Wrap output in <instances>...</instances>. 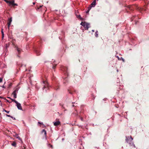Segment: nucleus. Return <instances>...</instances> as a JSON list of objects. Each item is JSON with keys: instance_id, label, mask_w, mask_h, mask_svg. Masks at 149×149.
Returning <instances> with one entry per match:
<instances>
[{"instance_id": "f3484780", "label": "nucleus", "mask_w": 149, "mask_h": 149, "mask_svg": "<svg viewBox=\"0 0 149 149\" xmlns=\"http://www.w3.org/2000/svg\"><path fill=\"white\" fill-rule=\"evenodd\" d=\"M9 45H10V44L9 43L6 44L5 47H6V49H7L8 47H9Z\"/></svg>"}, {"instance_id": "e433bc0d", "label": "nucleus", "mask_w": 149, "mask_h": 149, "mask_svg": "<svg viewBox=\"0 0 149 149\" xmlns=\"http://www.w3.org/2000/svg\"><path fill=\"white\" fill-rule=\"evenodd\" d=\"M89 10H87L86 12V13L87 14V13H89Z\"/></svg>"}, {"instance_id": "39448f33", "label": "nucleus", "mask_w": 149, "mask_h": 149, "mask_svg": "<svg viewBox=\"0 0 149 149\" xmlns=\"http://www.w3.org/2000/svg\"><path fill=\"white\" fill-rule=\"evenodd\" d=\"M15 103L16 104V106L18 109L19 110H22V109L21 104L17 102H15Z\"/></svg>"}, {"instance_id": "3c124183", "label": "nucleus", "mask_w": 149, "mask_h": 149, "mask_svg": "<svg viewBox=\"0 0 149 149\" xmlns=\"http://www.w3.org/2000/svg\"><path fill=\"white\" fill-rule=\"evenodd\" d=\"M117 72H118V70H117Z\"/></svg>"}, {"instance_id": "5701e85b", "label": "nucleus", "mask_w": 149, "mask_h": 149, "mask_svg": "<svg viewBox=\"0 0 149 149\" xmlns=\"http://www.w3.org/2000/svg\"><path fill=\"white\" fill-rule=\"evenodd\" d=\"M48 147H51L52 148H53L52 146V145H51V144H48Z\"/></svg>"}, {"instance_id": "0eeeda50", "label": "nucleus", "mask_w": 149, "mask_h": 149, "mask_svg": "<svg viewBox=\"0 0 149 149\" xmlns=\"http://www.w3.org/2000/svg\"><path fill=\"white\" fill-rule=\"evenodd\" d=\"M10 5H12L13 6H17V4L16 3H14V1H10L9 3Z\"/></svg>"}, {"instance_id": "58836bf2", "label": "nucleus", "mask_w": 149, "mask_h": 149, "mask_svg": "<svg viewBox=\"0 0 149 149\" xmlns=\"http://www.w3.org/2000/svg\"><path fill=\"white\" fill-rule=\"evenodd\" d=\"M96 0H94L93 1L95 2L96 3Z\"/></svg>"}, {"instance_id": "f03ea898", "label": "nucleus", "mask_w": 149, "mask_h": 149, "mask_svg": "<svg viewBox=\"0 0 149 149\" xmlns=\"http://www.w3.org/2000/svg\"><path fill=\"white\" fill-rule=\"evenodd\" d=\"M43 87V90L44 92H47V90L49 89V84L47 82L44 81L42 83Z\"/></svg>"}, {"instance_id": "423d86ee", "label": "nucleus", "mask_w": 149, "mask_h": 149, "mask_svg": "<svg viewBox=\"0 0 149 149\" xmlns=\"http://www.w3.org/2000/svg\"><path fill=\"white\" fill-rule=\"evenodd\" d=\"M59 86L58 84H56L55 85H54V86H53L54 88L56 90H58L59 89Z\"/></svg>"}, {"instance_id": "cd10ccee", "label": "nucleus", "mask_w": 149, "mask_h": 149, "mask_svg": "<svg viewBox=\"0 0 149 149\" xmlns=\"http://www.w3.org/2000/svg\"><path fill=\"white\" fill-rule=\"evenodd\" d=\"M8 28H9L10 27L11 24H10V23H8Z\"/></svg>"}, {"instance_id": "bb28decb", "label": "nucleus", "mask_w": 149, "mask_h": 149, "mask_svg": "<svg viewBox=\"0 0 149 149\" xmlns=\"http://www.w3.org/2000/svg\"><path fill=\"white\" fill-rule=\"evenodd\" d=\"M3 80V78L0 77V83L2 82Z\"/></svg>"}, {"instance_id": "09e8293b", "label": "nucleus", "mask_w": 149, "mask_h": 149, "mask_svg": "<svg viewBox=\"0 0 149 149\" xmlns=\"http://www.w3.org/2000/svg\"><path fill=\"white\" fill-rule=\"evenodd\" d=\"M137 22H136L135 24H137Z\"/></svg>"}, {"instance_id": "603ef678", "label": "nucleus", "mask_w": 149, "mask_h": 149, "mask_svg": "<svg viewBox=\"0 0 149 149\" xmlns=\"http://www.w3.org/2000/svg\"><path fill=\"white\" fill-rule=\"evenodd\" d=\"M0 102H1V101L0 100Z\"/></svg>"}, {"instance_id": "9d476101", "label": "nucleus", "mask_w": 149, "mask_h": 149, "mask_svg": "<svg viewBox=\"0 0 149 149\" xmlns=\"http://www.w3.org/2000/svg\"><path fill=\"white\" fill-rule=\"evenodd\" d=\"M42 133H44V134H45V138L46 139V137H47V132H46V131L44 129H43L42 130Z\"/></svg>"}, {"instance_id": "8fccbe9b", "label": "nucleus", "mask_w": 149, "mask_h": 149, "mask_svg": "<svg viewBox=\"0 0 149 149\" xmlns=\"http://www.w3.org/2000/svg\"><path fill=\"white\" fill-rule=\"evenodd\" d=\"M8 98L9 99H11L10 97H8Z\"/></svg>"}, {"instance_id": "7ed1b4c3", "label": "nucleus", "mask_w": 149, "mask_h": 149, "mask_svg": "<svg viewBox=\"0 0 149 149\" xmlns=\"http://www.w3.org/2000/svg\"><path fill=\"white\" fill-rule=\"evenodd\" d=\"M80 24L83 26L84 27L86 30H88L89 28L90 27V24L85 22H82Z\"/></svg>"}, {"instance_id": "f257e3e1", "label": "nucleus", "mask_w": 149, "mask_h": 149, "mask_svg": "<svg viewBox=\"0 0 149 149\" xmlns=\"http://www.w3.org/2000/svg\"><path fill=\"white\" fill-rule=\"evenodd\" d=\"M12 45L13 46L14 48L15 49V50H16L18 54H17V57L19 58L20 56L19 55L22 51V49L21 48H19L17 45H15L14 43H12Z\"/></svg>"}, {"instance_id": "a878e982", "label": "nucleus", "mask_w": 149, "mask_h": 149, "mask_svg": "<svg viewBox=\"0 0 149 149\" xmlns=\"http://www.w3.org/2000/svg\"><path fill=\"white\" fill-rule=\"evenodd\" d=\"M134 17H136V18H138L137 16H134L133 17H132V20H133V19H134Z\"/></svg>"}, {"instance_id": "6ab92c4d", "label": "nucleus", "mask_w": 149, "mask_h": 149, "mask_svg": "<svg viewBox=\"0 0 149 149\" xmlns=\"http://www.w3.org/2000/svg\"><path fill=\"white\" fill-rule=\"evenodd\" d=\"M1 33H2V39H3L4 36V34L3 32V31L2 29V30H1Z\"/></svg>"}, {"instance_id": "1a4fd4ad", "label": "nucleus", "mask_w": 149, "mask_h": 149, "mask_svg": "<svg viewBox=\"0 0 149 149\" xmlns=\"http://www.w3.org/2000/svg\"><path fill=\"white\" fill-rule=\"evenodd\" d=\"M35 52L37 56H39L40 55V51L38 49H36V50H35Z\"/></svg>"}, {"instance_id": "2eb2a0df", "label": "nucleus", "mask_w": 149, "mask_h": 149, "mask_svg": "<svg viewBox=\"0 0 149 149\" xmlns=\"http://www.w3.org/2000/svg\"><path fill=\"white\" fill-rule=\"evenodd\" d=\"M95 36L96 37H97L98 36V32L97 31H96L95 33Z\"/></svg>"}, {"instance_id": "4c0bfd02", "label": "nucleus", "mask_w": 149, "mask_h": 149, "mask_svg": "<svg viewBox=\"0 0 149 149\" xmlns=\"http://www.w3.org/2000/svg\"><path fill=\"white\" fill-rule=\"evenodd\" d=\"M72 107H76V106H75L74 104H73V105H72Z\"/></svg>"}, {"instance_id": "9b49d317", "label": "nucleus", "mask_w": 149, "mask_h": 149, "mask_svg": "<svg viewBox=\"0 0 149 149\" xmlns=\"http://www.w3.org/2000/svg\"><path fill=\"white\" fill-rule=\"evenodd\" d=\"M12 95H13L14 97L15 98H16L17 97V93H16L15 92L13 91L12 93Z\"/></svg>"}, {"instance_id": "dca6fc26", "label": "nucleus", "mask_w": 149, "mask_h": 149, "mask_svg": "<svg viewBox=\"0 0 149 149\" xmlns=\"http://www.w3.org/2000/svg\"><path fill=\"white\" fill-rule=\"evenodd\" d=\"M3 111H5V112H6V113H9V111H7L6 110H5L4 109H3Z\"/></svg>"}, {"instance_id": "ddd939ff", "label": "nucleus", "mask_w": 149, "mask_h": 149, "mask_svg": "<svg viewBox=\"0 0 149 149\" xmlns=\"http://www.w3.org/2000/svg\"><path fill=\"white\" fill-rule=\"evenodd\" d=\"M11 145L12 146H14V147H16V143L15 142H13L11 144Z\"/></svg>"}, {"instance_id": "f8f14e48", "label": "nucleus", "mask_w": 149, "mask_h": 149, "mask_svg": "<svg viewBox=\"0 0 149 149\" xmlns=\"http://www.w3.org/2000/svg\"><path fill=\"white\" fill-rule=\"evenodd\" d=\"M96 3L95 2H93L91 4V6H93V7H94L96 5Z\"/></svg>"}, {"instance_id": "f704fd0d", "label": "nucleus", "mask_w": 149, "mask_h": 149, "mask_svg": "<svg viewBox=\"0 0 149 149\" xmlns=\"http://www.w3.org/2000/svg\"><path fill=\"white\" fill-rule=\"evenodd\" d=\"M38 124H41L43 125V123H40V122H38Z\"/></svg>"}, {"instance_id": "c756f323", "label": "nucleus", "mask_w": 149, "mask_h": 149, "mask_svg": "<svg viewBox=\"0 0 149 149\" xmlns=\"http://www.w3.org/2000/svg\"><path fill=\"white\" fill-rule=\"evenodd\" d=\"M11 118H12L13 120H15V118L13 117V116H11Z\"/></svg>"}, {"instance_id": "49530a36", "label": "nucleus", "mask_w": 149, "mask_h": 149, "mask_svg": "<svg viewBox=\"0 0 149 149\" xmlns=\"http://www.w3.org/2000/svg\"><path fill=\"white\" fill-rule=\"evenodd\" d=\"M121 59H122L123 60V59L121 57Z\"/></svg>"}, {"instance_id": "412c9836", "label": "nucleus", "mask_w": 149, "mask_h": 149, "mask_svg": "<svg viewBox=\"0 0 149 149\" xmlns=\"http://www.w3.org/2000/svg\"><path fill=\"white\" fill-rule=\"evenodd\" d=\"M92 6H91L90 5V6L88 7V10L90 11V10L91 9V8L92 7H93Z\"/></svg>"}, {"instance_id": "aec40b11", "label": "nucleus", "mask_w": 149, "mask_h": 149, "mask_svg": "<svg viewBox=\"0 0 149 149\" xmlns=\"http://www.w3.org/2000/svg\"><path fill=\"white\" fill-rule=\"evenodd\" d=\"M131 146H133L134 147H135V145L134 143L133 142H132L131 143V145H130Z\"/></svg>"}, {"instance_id": "b1692460", "label": "nucleus", "mask_w": 149, "mask_h": 149, "mask_svg": "<svg viewBox=\"0 0 149 149\" xmlns=\"http://www.w3.org/2000/svg\"><path fill=\"white\" fill-rule=\"evenodd\" d=\"M77 17L78 18H79L81 19H82V18L81 17L80 15H77Z\"/></svg>"}, {"instance_id": "c9c22d12", "label": "nucleus", "mask_w": 149, "mask_h": 149, "mask_svg": "<svg viewBox=\"0 0 149 149\" xmlns=\"http://www.w3.org/2000/svg\"><path fill=\"white\" fill-rule=\"evenodd\" d=\"M17 138L18 139H19L20 140L21 139V138L19 136H18L17 137Z\"/></svg>"}, {"instance_id": "7c9ffc66", "label": "nucleus", "mask_w": 149, "mask_h": 149, "mask_svg": "<svg viewBox=\"0 0 149 149\" xmlns=\"http://www.w3.org/2000/svg\"><path fill=\"white\" fill-rule=\"evenodd\" d=\"M56 65H53V66H52V68L53 69H55V67H56Z\"/></svg>"}, {"instance_id": "a18cd8bd", "label": "nucleus", "mask_w": 149, "mask_h": 149, "mask_svg": "<svg viewBox=\"0 0 149 149\" xmlns=\"http://www.w3.org/2000/svg\"><path fill=\"white\" fill-rule=\"evenodd\" d=\"M121 59H122L123 60V59L121 57Z\"/></svg>"}, {"instance_id": "4468645a", "label": "nucleus", "mask_w": 149, "mask_h": 149, "mask_svg": "<svg viewBox=\"0 0 149 149\" xmlns=\"http://www.w3.org/2000/svg\"><path fill=\"white\" fill-rule=\"evenodd\" d=\"M12 21V17H11L10 18L8 19V23L11 24V22Z\"/></svg>"}, {"instance_id": "72a5a7b5", "label": "nucleus", "mask_w": 149, "mask_h": 149, "mask_svg": "<svg viewBox=\"0 0 149 149\" xmlns=\"http://www.w3.org/2000/svg\"><path fill=\"white\" fill-rule=\"evenodd\" d=\"M72 104H74V105L75 106H76H76H77V103H75V102H72Z\"/></svg>"}, {"instance_id": "4be33fe9", "label": "nucleus", "mask_w": 149, "mask_h": 149, "mask_svg": "<svg viewBox=\"0 0 149 149\" xmlns=\"http://www.w3.org/2000/svg\"><path fill=\"white\" fill-rule=\"evenodd\" d=\"M67 78L65 77V78L64 79V83L65 84V81H67Z\"/></svg>"}, {"instance_id": "20e7f679", "label": "nucleus", "mask_w": 149, "mask_h": 149, "mask_svg": "<svg viewBox=\"0 0 149 149\" xmlns=\"http://www.w3.org/2000/svg\"><path fill=\"white\" fill-rule=\"evenodd\" d=\"M126 141L127 143H128L130 145H131V143L132 142L133 139L132 138L131 136H130L126 137Z\"/></svg>"}, {"instance_id": "6e6552de", "label": "nucleus", "mask_w": 149, "mask_h": 149, "mask_svg": "<svg viewBox=\"0 0 149 149\" xmlns=\"http://www.w3.org/2000/svg\"><path fill=\"white\" fill-rule=\"evenodd\" d=\"M60 124V122L59 121H57L54 123V126H58Z\"/></svg>"}, {"instance_id": "37998d69", "label": "nucleus", "mask_w": 149, "mask_h": 149, "mask_svg": "<svg viewBox=\"0 0 149 149\" xmlns=\"http://www.w3.org/2000/svg\"><path fill=\"white\" fill-rule=\"evenodd\" d=\"M0 98H3V97H1V96H0Z\"/></svg>"}, {"instance_id": "a211bd4d", "label": "nucleus", "mask_w": 149, "mask_h": 149, "mask_svg": "<svg viewBox=\"0 0 149 149\" xmlns=\"http://www.w3.org/2000/svg\"><path fill=\"white\" fill-rule=\"evenodd\" d=\"M18 90H19V88H17L14 91L15 92V93H18Z\"/></svg>"}, {"instance_id": "a19ab883", "label": "nucleus", "mask_w": 149, "mask_h": 149, "mask_svg": "<svg viewBox=\"0 0 149 149\" xmlns=\"http://www.w3.org/2000/svg\"><path fill=\"white\" fill-rule=\"evenodd\" d=\"M128 8H129V9H131V8H130V7H128Z\"/></svg>"}, {"instance_id": "ea45409f", "label": "nucleus", "mask_w": 149, "mask_h": 149, "mask_svg": "<svg viewBox=\"0 0 149 149\" xmlns=\"http://www.w3.org/2000/svg\"><path fill=\"white\" fill-rule=\"evenodd\" d=\"M116 57L117 58H118V59H119V57H118V56H116Z\"/></svg>"}, {"instance_id": "473e14b6", "label": "nucleus", "mask_w": 149, "mask_h": 149, "mask_svg": "<svg viewBox=\"0 0 149 149\" xmlns=\"http://www.w3.org/2000/svg\"><path fill=\"white\" fill-rule=\"evenodd\" d=\"M80 119H81V121H83V118H82V117H80Z\"/></svg>"}, {"instance_id": "2f4dec72", "label": "nucleus", "mask_w": 149, "mask_h": 149, "mask_svg": "<svg viewBox=\"0 0 149 149\" xmlns=\"http://www.w3.org/2000/svg\"><path fill=\"white\" fill-rule=\"evenodd\" d=\"M42 6H43V5L40 6L38 8V9H39L40 8H41Z\"/></svg>"}, {"instance_id": "de8ad7c7", "label": "nucleus", "mask_w": 149, "mask_h": 149, "mask_svg": "<svg viewBox=\"0 0 149 149\" xmlns=\"http://www.w3.org/2000/svg\"><path fill=\"white\" fill-rule=\"evenodd\" d=\"M64 140V138H63V139H62V141H63V140Z\"/></svg>"}, {"instance_id": "393cba45", "label": "nucleus", "mask_w": 149, "mask_h": 149, "mask_svg": "<svg viewBox=\"0 0 149 149\" xmlns=\"http://www.w3.org/2000/svg\"><path fill=\"white\" fill-rule=\"evenodd\" d=\"M11 99L12 100V101L14 102L15 103V102H17V101H16L15 99Z\"/></svg>"}, {"instance_id": "79ce46f5", "label": "nucleus", "mask_w": 149, "mask_h": 149, "mask_svg": "<svg viewBox=\"0 0 149 149\" xmlns=\"http://www.w3.org/2000/svg\"><path fill=\"white\" fill-rule=\"evenodd\" d=\"M33 5H35V2H33Z\"/></svg>"}, {"instance_id": "c03bdc74", "label": "nucleus", "mask_w": 149, "mask_h": 149, "mask_svg": "<svg viewBox=\"0 0 149 149\" xmlns=\"http://www.w3.org/2000/svg\"><path fill=\"white\" fill-rule=\"evenodd\" d=\"M92 31L93 32H94V30H92Z\"/></svg>"}, {"instance_id": "c85d7f7f", "label": "nucleus", "mask_w": 149, "mask_h": 149, "mask_svg": "<svg viewBox=\"0 0 149 149\" xmlns=\"http://www.w3.org/2000/svg\"><path fill=\"white\" fill-rule=\"evenodd\" d=\"M6 116L7 117H11V116H10V115H8V114H6Z\"/></svg>"}]
</instances>
